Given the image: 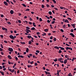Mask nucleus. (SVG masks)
I'll return each mask as SVG.
<instances>
[{
  "label": "nucleus",
  "instance_id": "1",
  "mask_svg": "<svg viewBox=\"0 0 76 76\" xmlns=\"http://www.w3.org/2000/svg\"><path fill=\"white\" fill-rule=\"evenodd\" d=\"M8 70L10 71V72H11L12 73H13L14 72L15 70L14 69H12L11 70V69H9L8 68Z\"/></svg>",
  "mask_w": 76,
  "mask_h": 76
},
{
  "label": "nucleus",
  "instance_id": "2",
  "mask_svg": "<svg viewBox=\"0 0 76 76\" xmlns=\"http://www.w3.org/2000/svg\"><path fill=\"white\" fill-rule=\"evenodd\" d=\"M66 50H72V48H71L66 47Z\"/></svg>",
  "mask_w": 76,
  "mask_h": 76
},
{
  "label": "nucleus",
  "instance_id": "3",
  "mask_svg": "<svg viewBox=\"0 0 76 76\" xmlns=\"http://www.w3.org/2000/svg\"><path fill=\"white\" fill-rule=\"evenodd\" d=\"M8 50L9 51L12 52V51H13V50L12 48H9L8 49Z\"/></svg>",
  "mask_w": 76,
  "mask_h": 76
},
{
  "label": "nucleus",
  "instance_id": "4",
  "mask_svg": "<svg viewBox=\"0 0 76 76\" xmlns=\"http://www.w3.org/2000/svg\"><path fill=\"white\" fill-rule=\"evenodd\" d=\"M9 37H10V38H11L12 39H14L15 38H14V37L13 36L11 35L9 36Z\"/></svg>",
  "mask_w": 76,
  "mask_h": 76
},
{
  "label": "nucleus",
  "instance_id": "5",
  "mask_svg": "<svg viewBox=\"0 0 76 76\" xmlns=\"http://www.w3.org/2000/svg\"><path fill=\"white\" fill-rule=\"evenodd\" d=\"M4 2L5 5L7 6H8V3H7V2L5 1Z\"/></svg>",
  "mask_w": 76,
  "mask_h": 76
},
{
  "label": "nucleus",
  "instance_id": "6",
  "mask_svg": "<svg viewBox=\"0 0 76 76\" xmlns=\"http://www.w3.org/2000/svg\"><path fill=\"white\" fill-rule=\"evenodd\" d=\"M61 70H59V71H58V70L57 71V74H55V75H56L57 74V75L58 76H59V72H61Z\"/></svg>",
  "mask_w": 76,
  "mask_h": 76
},
{
  "label": "nucleus",
  "instance_id": "7",
  "mask_svg": "<svg viewBox=\"0 0 76 76\" xmlns=\"http://www.w3.org/2000/svg\"><path fill=\"white\" fill-rule=\"evenodd\" d=\"M69 35H71V36H72V37H75L74 34H73L72 33H71L69 34Z\"/></svg>",
  "mask_w": 76,
  "mask_h": 76
},
{
  "label": "nucleus",
  "instance_id": "8",
  "mask_svg": "<svg viewBox=\"0 0 76 76\" xmlns=\"http://www.w3.org/2000/svg\"><path fill=\"white\" fill-rule=\"evenodd\" d=\"M45 74L46 75L48 74V75H50V72H48L47 71H45Z\"/></svg>",
  "mask_w": 76,
  "mask_h": 76
},
{
  "label": "nucleus",
  "instance_id": "9",
  "mask_svg": "<svg viewBox=\"0 0 76 76\" xmlns=\"http://www.w3.org/2000/svg\"><path fill=\"white\" fill-rule=\"evenodd\" d=\"M63 58H59L58 59V61H63Z\"/></svg>",
  "mask_w": 76,
  "mask_h": 76
},
{
  "label": "nucleus",
  "instance_id": "10",
  "mask_svg": "<svg viewBox=\"0 0 76 76\" xmlns=\"http://www.w3.org/2000/svg\"><path fill=\"white\" fill-rule=\"evenodd\" d=\"M64 22L69 23V21H68V20L66 19V20H65V21H64Z\"/></svg>",
  "mask_w": 76,
  "mask_h": 76
},
{
  "label": "nucleus",
  "instance_id": "11",
  "mask_svg": "<svg viewBox=\"0 0 76 76\" xmlns=\"http://www.w3.org/2000/svg\"><path fill=\"white\" fill-rule=\"evenodd\" d=\"M10 13L11 14H13L14 13V11H13V10H11L10 11Z\"/></svg>",
  "mask_w": 76,
  "mask_h": 76
},
{
  "label": "nucleus",
  "instance_id": "12",
  "mask_svg": "<svg viewBox=\"0 0 76 76\" xmlns=\"http://www.w3.org/2000/svg\"><path fill=\"white\" fill-rule=\"evenodd\" d=\"M54 48H55V49H57L58 50H59V48H58V47L56 46H55V47H54Z\"/></svg>",
  "mask_w": 76,
  "mask_h": 76
},
{
  "label": "nucleus",
  "instance_id": "13",
  "mask_svg": "<svg viewBox=\"0 0 76 76\" xmlns=\"http://www.w3.org/2000/svg\"><path fill=\"white\" fill-rule=\"evenodd\" d=\"M26 37H27V38H28V39H30V38H32L31 37V36H29V35H28V36Z\"/></svg>",
  "mask_w": 76,
  "mask_h": 76
},
{
  "label": "nucleus",
  "instance_id": "14",
  "mask_svg": "<svg viewBox=\"0 0 76 76\" xmlns=\"http://www.w3.org/2000/svg\"><path fill=\"white\" fill-rule=\"evenodd\" d=\"M8 58L10 59H12V58L11 57V56H10V55L8 56Z\"/></svg>",
  "mask_w": 76,
  "mask_h": 76
},
{
  "label": "nucleus",
  "instance_id": "15",
  "mask_svg": "<svg viewBox=\"0 0 76 76\" xmlns=\"http://www.w3.org/2000/svg\"><path fill=\"white\" fill-rule=\"evenodd\" d=\"M27 67L28 68L32 67V66L31 65H27Z\"/></svg>",
  "mask_w": 76,
  "mask_h": 76
},
{
  "label": "nucleus",
  "instance_id": "16",
  "mask_svg": "<svg viewBox=\"0 0 76 76\" xmlns=\"http://www.w3.org/2000/svg\"><path fill=\"white\" fill-rule=\"evenodd\" d=\"M66 63H67V59H66L64 61V64H66Z\"/></svg>",
  "mask_w": 76,
  "mask_h": 76
},
{
  "label": "nucleus",
  "instance_id": "17",
  "mask_svg": "<svg viewBox=\"0 0 76 76\" xmlns=\"http://www.w3.org/2000/svg\"><path fill=\"white\" fill-rule=\"evenodd\" d=\"M36 28L34 27H33L31 28V30L34 31V30H35Z\"/></svg>",
  "mask_w": 76,
  "mask_h": 76
},
{
  "label": "nucleus",
  "instance_id": "18",
  "mask_svg": "<svg viewBox=\"0 0 76 76\" xmlns=\"http://www.w3.org/2000/svg\"><path fill=\"white\" fill-rule=\"evenodd\" d=\"M0 73H1V75H3V76L4 75V73L3 72H2L1 71H0Z\"/></svg>",
  "mask_w": 76,
  "mask_h": 76
},
{
  "label": "nucleus",
  "instance_id": "19",
  "mask_svg": "<svg viewBox=\"0 0 76 76\" xmlns=\"http://www.w3.org/2000/svg\"><path fill=\"white\" fill-rule=\"evenodd\" d=\"M48 13L50 15H51L52 14V12L51 11H49L48 12Z\"/></svg>",
  "mask_w": 76,
  "mask_h": 76
},
{
  "label": "nucleus",
  "instance_id": "20",
  "mask_svg": "<svg viewBox=\"0 0 76 76\" xmlns=\"http://www.w3.org/2000/svg\"><path fill=\"white\" fill-rule=\"evenodd\" d=\"M35 23H33V25L34 26V27H36V25H35Z\"/></svg>",
  "mask_w": 76,
  "mask_h": 76
},
{
  "label": "nucleus",
  "instance_id": "21",
  "mask_svg": "<svg viewBox=\"0 0 76 76\" xmlns=\"http://www.w3.org/2000/svg\"><path fill=\"white\" fill-rule=\"evenodd\" d=\"M28 48H26V53H28Z\"/></svg>",
  "mask_w": 76,
  "mask_h": 76
},
{
  "label": "nucleus",
  "instance_id": "22",
  "mask_svg": "<svg viewBox=\"0 0 76 76\" xmlns=\"http://www.w3.org/2000/svg\"><path fill=\"white\" fill-rule=\"evenodd\" d=\"M33 58H37V57L36 56H35L34 55H33Z\"/></svg>",
  "mask_w": 76,
  "mask_h": 76
},
{
  "label": "nucleus",
  "instance_id": "23",
  "mask_svg": "<svg viewBox=\"0 0 76 76\" xmlns=\"http://www.w3.org/2000/svg\"><path fill=\"white\" fill-rule=\"evenodd\" d=\"M45 32H47L48 31V28H46L44 29Z\"/></svg>",
  "mask_w": 76,
  "mask_h": 76
},
{
  "label": "nucleus",
  "instance_id": "24",
  "mask_svg": "<svg viewBox=\"0 0 76 76\" xmlns=\"http://www.w3.org/2000/svg\"><path fill=\"white\" fill-rule=\"evenodd\" d=\"M52 1H53V2L54 3V4H56V1H55V0H52Z\"/></svg>",
  "mask_w": 76,
  "mask_h": 76
},
{
  "label": "nucleus",
  "instance_id": "25",
  "mask_svg": "<svg viewBox=\"0 0 76 76\" xmlns=\"http://www.w3.org/2000/svg\"><path fill=\"white\" fill-rule=\"evenodd\" d=\"M22 4V5H23V7H26V4Z\"/></svg>",
  "mask_w": 76,
  "mask_h": 76
},
{
  "label": "nucleus",
  "instance_id": "26",
  "mask_svg": "<svg viewBox=\"0 0 76 76\" xmlns=\"http://www.w3.org/2000/svg\"><path fill=\"white\" fill-rule=\"evenodd\" d=\"M20 43H21V44H26V43H25V42H20Z\"/></svg>",
  "mask_w": 76,
  "mask_h": 76
},
{
  "label": "nucleus",
  "instance_id": "27",
  "mask_svg": "<svg viewBox=\"0 0 76 76\" xmlns=\"http://www.w3.org/2000/svg\"><path fill=\"white\" fill-rule=\"evenodd\" d=\"M34 62L33 61H31V62L29 63H30V64H33V63H34Z\"/></svg>",
  "mask_w": 76,
  "mask_h": 76
},
{
  "label": "nucleus",
  "instance_id": "28",
  "mask_svg": "<svg viewBox=\"0 0 76 76\" xmlns=\"http://www.w3.org/2000/svg\"><path fill=\"white\" fill-rule=\"evenodd\" d=\"M57 61V58H55V59H54V61L55 62H56Z\"/></svg>",
  "mask_w": 76,
  "mask_h": 76
},
{
  "label": "nucleus",
  "instance_id": "29",
  "mask_svg": "<svg viewBox=\"0 0 76 76\" xmlns=\"http://www.w3.org/2000/svg\"><path fill=\"white\" fill-rule=\"evenodd\" d=\"M46 33H43V34H42V36H45V35H46Z\"/></svg>",
  "mask_w": 76,
  "mask_h": 76
},
{
  "label": "nucleus",
  "instance_id": "30",
  "mask_svg": "<svg viewBox=\"0 0 76 76\" xmlns=\"http://www.w3.org/2000/svg\"><path fill=\"white\" fill-rule=\"evenodd\" d=\"M31 41H29V42H28V44L29 45H31Z\"/></svg>",
  "mask_w": 76,
  "mask_h": 76
},
{
  "label": "nucleus",
  "instance_id": "31",
  "mask_svg": "<svg viewBox=\"0 0 76 76\" xmlns=\"http://www.w3.org/2000/svg\"><path fill=\"white\" fill-rule=\"evenodd\" d=\"M16 66V64H14V66H13V68H14L15 66Z\"/></svg>",
  "mask_w": 76,
  "mask_h": 76
},
{
  "label": "nucleus",
  "instance_id": "32",
  "mask_svg": "<svg viewBox=\"0 0 76 76\" xmlns=\"http://www.w3.org/2000/svg\"><path fill=\"white\" fill-rule=\"evenodd\" d=\"M1 48H4L3 46V45L2 44H1Z\"/></svg>",
  "mask_w": 76,
  "mask_h": 76
},
{
  "label": "nucleus",
  "instance_id": "33",
  "mask_svg": "<svg viewBox=\"0 0 76 76\" xmlns=\"http://www.w3.org/2000/svg\"><path fill=\"white\" fill-rule=\"evenodd\" d=\"M25 22L26 23V24H27L28 23V21H27L25 20L24 21H23V23H25Z\"/></svg>",
  "mask_w": 76,
  "mask_h": 76
},
{
  "label": "nucleus",
  "instance_id": "34",
  "mask_svg": "<svg viewBox=\"0 0 76 76\" xmlns=\"http://www.w3.org/2000/svg\"><path fill=\"white\" fill-rule=\"evenodd\" d=\"M51 24H53L54 23H55V21H52V22H51Z\"/></svg>",
  "mask_w": 76,
  "mask_h": 76
},
{
  "label": "nucleus",
  "instance_id": "35",
  "mask_svg": "<svg viewBox=\"0 0 76 76\" xmlns=\"http://www.w3.org/2000/svg\"><path fill=\"white\" fill-rule=\"evenodd\" d=\"M61 50H59V51H58V53H61Z\"/></svg>",
  "mask_w": 76,
  "mask_h": 76
},
{
  "label": "nucleus",
  "instance_id": "36",
  "mask_svg": "<svg viewBox=\"0 0 76 76\" xmlns=\"http://www.w3.org/2000/svg\"><path fill=\"white\" fill-rule=\"evenodd\" d=\"M37 64H37L36 62H35V63H34V66H36Z\"/></svg>",
  "mask_w": 76,
  "mask_h": 76
},
{
  "label": "nucleus",
  "instance_id": "37",
  "mask_svg": "<svg viewBox=\"0 0 76 76\" xmlns=\"http://www.w3.org/2000/svg\"><path fill=\"white\" fill-rule=\"evenodd\" d=\"M39 21L41 22L42 21V19L41 18H39Z\"/></svg>",
  "mask_w": 76,
  "mask_h": 76
},
{
  "label": "nucleus",
  "instance_id": "38",
  "mask_svg": "<svg viewBox=\"0 0 76 76\" xmlns=\"http://www.w3.org/2000/svg\"><path fill=\"white\" fill-rule=\"evenodd\" d=\"M37 35H40V32H37Z\"/></svg>",
  "mask_w": 76,
  "mask_h": 76
},
{
  "label": "nucleus",
  "instance_id": "39",
  "mask_svg": "<svg viewBox=\"0 0 76 76\" xmlns=\"http://www.w3.org/2000/svg\"><path fill=\"white\" fill-rule=\"evenodd\" d=\"M45 6H44L43 4H42V8H44Z\"/></svg>",
  "mask_w": 76,
  "mask_h": 76
},
{
  "label": "nucleus",
  "instance_id": "40",
  "mask_svg": "<svg viewBox=\"0 0 76 76\" xmlns=\"http://www.w3.org/2000/svg\"><path fill=\"white\" fill-rule=\"evenodd\" d=\"M4 17V15L3 14H1V18H3Z\"/></svg>",
  "mask_w": 76,
  "mask_h": 76
},
{
  "label": "nucleus",
  "instance_id": "41",
  "mask_svg": "<svg viewBox=\"0 0 76 76\" xmlns=\"http://www.w3.org/2000/svg\"><path fill=\"white\" fill-rule=\"evenodd\" d=\"M54 9L55 10H57V11H58V9H57V8H56V7H54Z\"/></svg>",
  "mask_w": 76,
  "mask_h": 76
},
{
  "label": "nucleus",
  "instance_id": "42",
  "mask_svg": "<svg viewBox=\"0 0 76 76\" xmlns=\"http://www.w3.org/2000/svg\"><path fill=\"white\" fill-rule=\"evenodd\" d=\"M7 29V28H2V29L3 30H5V29Z\"/></svg>",
  "mask_w": 76,
  "mask_h": 76
},
{
  "label": "nucleus",
  "instance_id": "43",
  "mask_svg": "<svg viewBox=\"0 0 76 76\" xmlns=\"http://www.w3.org/2000/svg\"><path fill=\"white\" fill-rule=\"evenodd\" d=\"M67 76H71V73H69V74H68Z\"/></svg>",
  "mask_w": 76,
  "mask_h": 76
},
{
  "label": "nucleus",
  "instance_id": "44",
  "mask_svg": "<svg viewBox=\"0 0 76 76\" xmlns=\"http://www.w3.org/2000/svg\"><path fill=\"white\" fill-rule=\"evenodd\" d=\"M0 37H1V38H3V35H0Z\"/></svg>",
  "mask_w": 76,
  "mask_h": 76
},
{
  "label": "nucleus",
  "instance_id": "45",
  "mask_svg": "<svg viewBox=\"0 0 76 76\" xmlns=\"http://www.w3.org/2000/svg\"><path fill=\"white\" fill-rule=\"evenodd\" d=\"M29 11V9H27L26 10V11Z\"/></svg>",
  "mask_w": 76,
  "mask_h": 76
},
{
  "label": "nucleus",
  "instance_id": "46",
  "mask_svg": "<svg viewBox=\"0 0 76 76\" xmlns=\"http://www.w3.org/2000/svg\"><path fill=\"white\" fill-rule=\"evenodd\" d=\"M33 36L34 37V38H38V37L34 35Z\"/></svg>",
  "mask_w": 76,
  "mask_h": 76
},
{
  "label": "nucleus",
  "instance_id": "47",
  "mask_svg": "<svg viewBox=\"0 0 76 76\" xmlns=\"http://www.w3.org/2000/svg\"><path fill=\"white\" fill-rule=\"evenodd\" d=\"M46 6L47 7H49V5L48 4H46Z\"/></svg>",
  "mask_w": 76,
  "mask_h": 76
},
{
  "label": "nucleus",
  "instance_id": "48",
  "mask_svg": "<svg viewBox=\"0 0 76 76\" xmlns=\"http://www.w3.org/2000/svg\"><path fill=\"white\" fill-rule=\"evenodd\" d=\"M61 50H64V48H61Z\"/></svg>",
  "mask_w": 76,
  "mask_h": 76
},
{
  "label": "nucleus",
  "instance_id": "49",
  "mask_svg": "<svg viewBox=\"0 0 76 76\" xmlns=\"http://www.w3.org/2000/svg\"><path fill=\"white\" fill-rule=\"evenodd\" d=\"M53 40H54V42L56 41V37L54 38V39H53Z\"/></svg>",
  "mask_w": 76,
  "mask_h": 76
},
{
  "label": "nucleus",
  "instance_id": "50",
  "mask_svg": "<svg viewBox=\"0 0 76 76\" xmlns=\"http://www.w3.org/2000/svg\"><path fill=\"white\" fill-rule=\"evenodd\" d=\"M50 21L49 20H47V23H50Z\"/></svg>",
  "mask_w": 76,
  "mask_h": 76
},
{
  "label": "nucleus",
  "instance_id": "51",
  "mask_svg": "<svg viewBox=\"0 0 76 76\" xmlns=\"http://www.w3.org/2000/svg\"><path fill=\"white\" fill-rule=\"evenodd\" d=\"M0 51H3V49L0 48Z\"/></svg>",
  "mask_w": 76,
  "mask_h": 76
},
{
  "label": "nucleus",
  "instance_id": "52",
  "mask_svg": "<svg viewBox=\"0 0 76 76\" xmlns=\"http://www.w3.org/2000/svg\"><path fill=\"white\" fill-rule=\"evenodd\" d=\"M67 19H68V20H72L71 18H68Z\"/></svg>",
  "mask_w": 76,
  "mask_h": 76
},
{
  "label": "nucleus",
  "instance_id": "53",
  "mask_svg": "<svg viewBox=\"0 0 76 76\" xmlns=\"http://www.w3.org/2000/svg\"><path fill=\"white\" fill-rule=\"evenodd\" d=\"M61 31L62 32H64V30L63 29H61Z\"/></svg>",
  "mask_w": 76,
  "mask_h": 76
},
{
  "label": "nucleus",
  "instance_id": "54",
  "mask_svg": "<svg viewBox=\"0 0 76 76\" xmlns=\"http://www.w3.org/2000/svg\"><path fill=\"white\" fill-rule=\"evenodd\" d=\"M26 29H30V28H29V27H26Z\"/></svg>",
  "mask_w": 76,
  "mask_h": 76
},
{
  "label": "nucleus",
  "instance_id": "55",
  "mask_svg": "<svg viewBox=\"0 0 76 76\" xmlns=\"http://www.w3.org/2000/svg\"><path fill=\"white\" fill-rule=\"evenodd\" d=\"M28 23L30 25H32V23H31V22H28Z\"/></svg>",
  "mask_w": 76,
  "mask_h": 76
},
{
  "label": "nucleus",
  "instance_id": "56",
  "mask_svg": "<svg viewBox=\"0 0 76 76\" xmlns=\"http://www.w3.org/2000/svg\"><path fill=\"white\" fill-rule=\"evenodd\" d=\"M18 22L19 23H21V21L20 20H19L18 21Z\"/></svg>",
  "mask_w": 76,
  "mask_h": 76
},
{
  "label": "nucleus",
  "instance_id": "57",
  "mask_svg": "<svg viewBox=\"0 0 76 76\" xmlns=\"http://www.w3.org/2000/svg\"><path fill=\"white\" fill-rule=\"evenodd\" d=\"M29 20H30V21H31L33 20V19H32L31 18H29Z\"/></svg>",
  "mask_w": 76,
  "mask_h": 76
},
{
  "label": "nucleus",
  "instance_id": "58",
  "mask_svg": "<svg viewBox=\"0 0 76 76\" xmlns=\"http://www.w3.org/2000/svg\"><path fill=\"white\" fill-rule=\"evenodd\" d=\"M64 8V7H60V9H61V10H63V9Z\"/></svg>",
  "mask_w": 76,
  "mask_h": 76
},
{
  "label": "nucleus",
  "instance_id": "59",
  "mask_svg": "<svg viewBox=\"0 0 76 76\" xmlns=\"http://www.w3.org/2000/svg\"><path fill=\"white\" fill-rule=\"evenodd\" d=\"M4 42H5L6 43H7L8 42H7V41H6V40H4Z\"/></svg>",
  "mask_w": 76,
  "mask_h": 76
},
{
  "label": "nucleus",
  "instance_id": "60",
  "mask_svg": "<svg viewBox=\"0 0 76 76\" xmlns=\"http://www.w3.org/2000/svg\"><path fill=\"white\" fill-rule=\"evenodd\" d=\"M75 24H72V26H75Z\"/></svg>",
  "mask_w": 76,
  "mask_h": 76
},
{
  "label": "nucleus",
  "instance_id": "61",
  "mask_svg": "<svg viewBox=\"0 0 76 76\" xmlns=\"http://www.w3.org/2000/svg\"><path fill=\"white\" fill-rule=\"evenodd\" d=\"M74 31L73 30V29H71V32H73Z\"/></svg>",
  "mask_w": 76,
  "mask_h": 76
},
{
  "label": "nucleus",
  "instance_id": "62",
  "mask_svg": "<svg viewBox=\"0 0 76 76\" xmlns=\"http://www.w3.org/2000/svg\"><path fill=\"white\" fill-rule=\"evenodd\" d=\"M36 52L38 53H39V50H36Z\"/></svg>",
  "mask_w": 76,
  "mask_h": 76
},
{
  "label": "nucleus",
  "instance_id": "63",
  "mask_svg": "<svg viewBox=\"0 0 76 76\" xmlns=\"http://www.w3.org/2000/svg\"><path fill=\"white\" fill-rule=\"evenodd\" d=\"M8 24L9 25H11V23H10V22H9L8 23Z\"/></svg>",
  "mask_w": 76,
  "mask_h": 76
},
{
  "label": "nucleus",
  "instance_id": "64",
  "mask_svg": "<svg viewBox=\"0 0 76 76\" xmlns=\"http://www.w3.org/2000/svg\"><path fill=\"white\" fill-rule=\"evenodd\" d=\"M11 63L10 62V61H8V64H11Z\"/></svg>",
  "mask_w": 76,
  "mask_h": 76
}]
</instances>
